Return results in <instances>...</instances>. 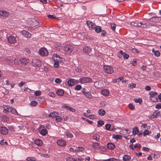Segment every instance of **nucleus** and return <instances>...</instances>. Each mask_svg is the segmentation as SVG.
<instances>
[{"label": "nucleus", "mask_w": 161, "mask_h": 161, "mask_svg": "<svg viewBox=\"0 0 161 161\" xmlns=\"http://www.w3.org/2000/svg\"><path fill=\"white\" fill-rule=\"evenodd\" d=\"M78 80L79 83L83 84L91 82L92 81V79L89 77H83L80 78Z\"/></svg>", "instance_id": "obj_1"}, {"label": "nucleus", "mask_w": 161, "mask_h": 161, "mask_svg": "<svg viewBox=\"0 0 161 161\" xmlns=\"http://www.w3.org/2000/svg\"><path fill=\"white\" fill-rule=\"evenodd\" d=\"M103 69L105 72L107 73L111 74L113 73L114 69L112 67L109 65H104Z\"/></svg>", "instance_id": "obj_2"}, {"label": "nucleus", "mask_w": 161, "mask_h": 161, "mask_svg": "<svg viewBox=\"0 0 161 161\" xmlns=\"http://www.w3.org/2000/svg\"><path fill=\"white\" fill-rule=\"evenodd\" d=\"M40 54L42 56H47L48 54L47 49L44 47L40 48L39 51Z\"/></svg>", "instance_id": "obj_3"}, {"label": "nucleus", "mask_w": 161, "mask_h": 161, "mask_svg": "<svg viewBox=\"0 0 161 161\" xmlns=\"http://www.w3.org/2000/svg\"><path fill=\"white\" fill-rule=\"evenodd\" d=\"M73 47L70 45H65L63 48L64 50L68 53H70L73 50Z\"/></svg>", "instance_id": "obj_4"}, {"label": "nucleus", "mask_w": 161, "mask_h": 161, "mask_svg": "<svg viewBox=\"0 0 161 161\" xmlns=\"http://www.w3.org/2000/svg\"><path fill=\"white\" fill-rule=\"evenodd\" d=\"M32 64L33 66L39 67L41 66V61L38 59H34L32 60Z\"/></svg>", "instance_id": "obj_5"}, {"label": "nucleus", "mask_w": 161, "mask_h": 161, "mask_svg": "<svg viewBox=\"0 0 161 161\" xmlns=\"http://www.w3.org/2000/svg\"><path fill=\"white\" fill-rule=\"evenodd\" d=\"M130 24L131 25L135 27H140L142 25H144L146 26V24L145 23L144 24L141 22H139L138 21H135L134 22H132Z\"/></svg>", "instance_id": "obj_6"}, {"label": "nucleus", "mask_w": 161, "mask_h": 161, "mask_svg": "<svg viewBox=\"0 0 161 161\" xmlns=\"http://www.w3.org/2000/svg\"><path fill=\"white\" fill-rule=\"evenodd\" d=\"M78 80H76L74 79H69L67 81V84L70 86H72L74 85L79 83Z\"/></svg>", "instance_id": "obj_7"}, {"label": "nucleus", "mask_w": 161, "mask_h": 161, "mask_svg": "<svg viewBox=\"0 0 161 161\" xmlns=\"http://www.w3.org/2000/svg\"><path fill=\"white\" fill-rule=\"evenodd\" d=\"M7 39L8 42L10 44H15L16 42V38L13 36H9Z\"/></svg>", "instance_id": "obj_8"}, {"label": "nucleus", "mask_w": 161, "mask_h": 161, "mask_svg": "<svg viewBox=\"0 0 161 161\" xmlns=\"http://www.w3.org/2000/svg\"><path fill=\"white\" fill-rule=\"evenodd\" d=\"M52 58L54 62L58 61L61 62V59L60 58L59 55L57 54H54L53 55Z\"/></svg>", "instance_id": "obj_9"}, {"label": "nucleus", "mask_w": 161, "mask_h": 161, "mask_svg": "<svg viewBox=\"0 0 161 161\" xmlns=\"http://www.w3.org/2000/svg\"><path fill=\"white\" fill-rule=\"evenodd\" d=\"M0 132L3 135H6L8 132V130L6 127L2 126L0 127Z\"/></svg>", "instance_id": "obj_10"}, {"label": "nucleus", "mask_w": 161, "mask_h": 161, "mask_svg": "<svg viewBox=\"0 0 161 161\" xmlns=\"http://www.w3.org/2000/svg\"><path fill=\"white\" fill-rule=\"evenodd\" d=\"M21 33L26 38H30L31 36V34L25 30L21 31Z\"/></svg>", "instance_id": "obj_11"}, {"label": "nucleus", "mask_w": 161, "mask_h": 161, "mask_svg": "<svg viewBox=\"0 0 161 161\" xmlns=\"http://www.w3.org/2000/svg\"><path fill=\"white\" fill-rule=\"evenodd\" d=\"M149 94L150 96H152V99L154 98L155 99L154 100H152V101L157 102L158 101V99L156 98V97H155V96L157 95V93L156 92H151Z\"/></svg>", "instance_id": "obj_12"}, {"label": "nucleus", "mask_w": 161, "mask_h": 161, "mask_svg": "<svg viewBox=\"0 0 161 161\" xmlns=\"http://www.w3.org/2000/svg\"><path fill=\"white\" fill-rule=\"evenodd\" d=\"M83 50L85 53L89 54L92 51V48L89 46H86L83 47Z\"/></svg>", "instance_id": "obj_13"}, {"label": "nucleus", "mask_w": 161, "mask_h": 161, "mask_svg": "<svg viewBox=\"0 0 161 161\" xmlns=\"http://www.w3.org/2000/svg\"><path fill=\"white\" fill-rule=\"evenodd\" d=\"M83 90L82 91V93L87 98L91 99L92 98V94L89 92H86L84 89H83Z\"/></svg>", "instance_id": "obj_14"}, {"label": "nucleus", "mask_w": 161, "mask_h": 161, "mask_svg": "<svg viewBox=\"0 0 161 161\" xmlns=\"http://www.w3.org/2000/svg\"><path fill=\"white\" fill-rule=\"evenodd\" d=\"M150 20L153 22H158L161 20V17H154L151 18Z\"/></svg>", "instance_id": "obj_15"}, {"label": "nucleus", "mask_w": 161, "mask_h": 161, "mask_svg": "<svg viewBox=\"0 0 161 161\" xmlns=\"http://www.w3.org/2000/svg\"><path fill=\"white\" fill-rule=\"evenodd\" d=\"M57 143L58 145L62 147L65 146L66 144V142L62 139H59L58 140Z\"/></svg>", "instance_id": "obj_16"}, {"label": "nucleus", "mask_w": 161, "mask_h": 161, "mask_svg": "<svg viewBox=\"0 0 161 161\" xmlns=\"http://www.w3.org/2000/svg\"><path fill=\"white\" fill-rule=\"evenodd\" d=\"M86 23L90 30L94 29L96 26L94 23L89 21H87Z\"/></svg>", "instance_id": "obj_17"}, {"label": "nucleus", "mask_w": 161, "mask_h": 161, "mask_svg": "<svg viewBox=\"0 0 161 161\" xmlns=\"http://www.w3.org/2000/svg\"><path fill=\"white\" fill-rule=\"evenodd\" d=\"M160 115V112L158 110L155 111L150 117L151 119L156 118Z\"/></svg>", "instance_id": "obj_18"}, {"label": "nucleus", "mask_w": 161, "mask_h": 161, "mask_svg": "<svg viewBox=\"0 0 161 161\" xmlns=\"http://www.w3.org/2000/svg\"><path fill=\"white\" fill-rule=\"evenodd\" d=\"M9 14V13L6 11L0 10V16L2 17H7Z\"/></svg>", "instance_id": "obj_19"}, {"label": "nucleus", "mask_w": 161, "mask_h": 161, "mask_svg": "<svg viewBox=\"0 0 161 161\" xmlns=\"http://www.w3.org/2000/svg\"><path fill=\"white\" fill-rule=\"evenodd\" d=\"M21 64H27L29 62L28 59L26 58H21L19 60Z\"/></svg>", "instance_id": "obj_20"}, {"label": "nucleus", "mask_w": 161, "mask_h": 161, "mask_svg": "<svg viewBox=\"0 0 161 161\" xmlns=\"http://www.w3.org/2000/svg\"><path fill=\"white\" fill-rule=\"evenodd\" d=\"M100 144L97 143H93L92 145V147L94 149H99L100 148Z\"/></svg>", "instance_id": "obj_21"}, {"label": "nucleus", "mask_w": 161, "mask_h": 161, "mask_svg": "<svg viewBox=\"0 0 161 161\" xmlns=\"http://www.w3.org/2000/svg\"><path fill=\"white\" fill-rule=\"evenodd\" d=\"M56 94L59 96H62L64 94V91L62 89H58L56 92Z\"/></svg>", "instance_id": "obj_22"}, {"label": "nucleus", "mask_w": 161, "mask_h": 161, "mask_svg": "<svg viewBox=\"0 0 161 161\" xmlns=\"http://www.w3.org/2000/svg\"><path fill=\"white\" fill-rule=\"evenodd\" d=\"M101 92L102 94L104 96H107L109 93V91L108 90L106 89L102 90Z\"/></svg>", "instance_id": "obj_23"}, {"label": "nucleus", "mask_w": 161, "mask_h": 161, "mask_svg": "<svg viewBox=\"0 0 161 161\" xmlns=\"http://www.w3.org/2000/svg\"><path fill=\"white\" fill-rule=\"evenodd\" d=\"M39 133L42 136H45L47 133V130L46 129H43L39 131Z\"/></svg>", "instance_id": "obj_24"}, {"label": "nucleus", "mask_w": 161, "mask_h": 161, "mask_svg": "<svg viewBox=\"0 0 161 161\" xmlns=\"http://www.w3.org/2000/svg\"><path fill=\"white\" fill-rule=\"evenodd\" d=\"M107 147L110 150L113 149L115 147L114 145L112 143H108L107 144Z\"/></svg>", "instance_id": "obj_25"}, {"label": "nucleus", "mask_w": 161, "mask_h": 161, "mask_svg": "<svg viewBox=\"0 0 161 161\" xmlns=\"http://www.w3.org/2000/svg\"><path fill=\"white\" fill-rule=\"evenodd\" d=\"M131 158L130 156L126 155H124L123 157V160L124 161H129Z\"/></svg>", "instance_id": "obj_26"}, {"label": "nucleus", "mask_w": 161, "mask_h": 161, "mask_svg": "<svg viewBox=\"0 0 161 161\" xmlns=\"http://www.w3.org/2000/svg\"><path fill=\"white\" fill-rule=\"evenodd\" d=\"M54 46L57 49H60L62 48V45L59 42L56 43L54 44Z\"/></svg>", "instance_id": "obj_27"}, {"label": "nucleus", "mask_w": 161, "mask_h": 161, "mask_svg": "<svg viewBox=\"0 0 161 161\" xmlns=\"http://www.w3.org/2000/svg\"><path fill=\"white\" fill-rule=\"evenodd\" d=\"M4 109L3 110V112L5 113H7L9 112L10 111V107L8 106H5L4 107H3Z\"/></svg>", "instance_id": "obj_28"}, {"label": "nucleus", "mask_w": 161, "mask_h": 161, "mask_svg": "<svg viewBox=\"0 0 161 161\" xmlns=\"http://www.w3.org/2000/svg\"><path fill=\"white\" fill-rule=\"evenodd\" d=\"M10 112L15 115H19V114L16 110L14 108H11L10 107Z\"/></svg>", "instance_id": "obj_29"}, {"label": "nucleus", "mask_w": 161, "mask_h": 161, "mask_svg": "<svg viewBox=\"0 0 161 161\" xmlns=\"http://www.w3.org/2000/svg\"><path fill=\"white\" fill-rule=\"evenodd\" d=\"M34 142L38 146H41L42 144V141L40 139H36L35 140Z\"/></svg>", "instance_id": "obj_30"}, {"label": "nucleus", "mask_w": 161, "mask_h": 161, "mask_svg": "<svg viewBox=\"0 0 161 161\" xmlns=\"http://www.w3.org/2000/svg\"><path fill=\"white\" fill-rule=\"evenodd\" d=\"M84 150V148L81 147H80L75 149V152H82Z\"/></svg>", "instance_id": "obj_31"}, {"label": "nucleus", "mask_w": 161, "mask_h": 161, "mask_svg": "<svg viewBox=\"0 0 161 161\" xmlns=\"http://www.w3.org/2000/svg\"><path fill=\"white\" fill-rule=\"evenodd\" d=\"M105 113V111L103 109H100L98 110V113L101 116L104 115Z\"/></svg>", "instance_id": "obj_32"}, {"label": "nucleus", "mask_w": 161, "mask_h": 161, "mask_svg": "<svg viewBox=\"0 0 161 161\" xmlns=\"http://www.w3.org/2000/svg\"><path fill=\"white\" fill-rule=\"evenodd\" d=\"M63 106L64 108H66L67 109H69L70 111H71L72 112L75 111V110L74 109L69 106H66L65 105H64Z\"/></svg>", "instance_id": "obj_33"}, {"label": "nucleus", "mask_w": 161, "mask_h": 161, "mask_svg": "<svg viewBox=\"0 0 161 161\" xmlns=\"http://www.w3.org/2000/svg\"><path fill=\"white\" fill-rule=\"evenodd\" d=\"M95 31L96 32L99 33L102 31V29L99 26H95L94 28Z\"/></svg>", "instance_id": "obj_34"}, {"label": "nucleus", "mask_w": 161, "mask_h": 161, "mask_svg": "<svg viewBox=\"0 0 161 161\" xmlns=\"http://www.w3.org/2000/svg\"><path fill=\"white\" fill-rule=\"evenodd\" d=\"M139 130L137 127H135L133 129L132 133L134 135H136L138 133Z\"/></svg>", "instance_id": "obj_35"}, {"label": "nucleus", "mask_w": 161, "mask_h": 161, "mask_svg": "<svg viewBox=\"0 0 161 161\" xmlns=\"http://www.w3.org/2000/svg\"><path fill=\"white\" fill-rule=\"evenodd\" d=\"M113 138H114L116 139L120 140L122 139V137L120 135H114L113 136Z\"/></svg>", "instance_id": "obj_36"}, {"label": "nucleus", "mask_w": 161, "mask_h": 161, "mask_svg": "<svg viewBox=\"0 0 161 161\" xmlns=\"http://www.w3.org/2000/svg\"><path fill=\"white\" fill-rule=\"evenodd\" d=\"M34 22H33V25L34 27H36V28L37 27H38L40 26V24L39 23V22L37 21L35 19H33Z\"/></svg>", "instance_id": "obj_37"}, {"label": "nucleus", "mask_w": 161, "mask_h": 161, "mask_svg": "<svg viewBox=\"0 0 161 161\" xmlns=\"http://www.w3.org/2000/svg\"><path fill=\"white\" fill-rule=\"evenodd\" d=\"M58 115V114L56 112H53L51 113L49 115V117L54 118L56 117V116Z\"/></svg>", "instance_id": "obj_38"}, {"label": "nucleus", "mask_w": 161, "mask_h": 161, "mask_svg": "<svg viewBox=\"0 0 161 161\" xmlns=\"http://www.w3.org/2000/svg\"><path fill=\"white\" fill-rule=\"evenodd\" d=\"M26 160L27 161H36V159L35 157H31L27 158Z\"/></svg>", "instance_id": "obj_39"}, {"label": "nucleus", "mask_w": 161, "mask_h": 161, "mask_svg": "<svg viewBox=\"0 0 161 161\" xmlns=\"http://www.w3.org/2000/svg\"><path fill=\"white\" fill-rule=\"evenodd\" d=\"M130 50L132 52L134 53H137L139 52V51L137 49L131 47L130 48Z\"/></svg>", "instance_id": "obj_40"}, {"label": "nucleus", "mask_w": 161, "mask_h": 161, "mask_svg": "<svg viewBox=\"0 0 161 161\" xmlns=\"http://www.w3.org/2000/svg\"><path fill=\"white\" fill-rule=\"evenodd\" d=\"M123 51L122 50H120L117 53V56L119 58H121L122 56H123Z\"/></svg>", "instance_id": "obj_41"}, {"label": "nucleus", "mask_w": 161, "mask_h": 161, "mask_svg": "<svg viewBox=\"0 0 161 161\" xmlns=\"http://www.w3.org/2000/svg\"><path fill=\"white\" fill-rule=\"evenodd\" d=\"M66 135L69 138H72L73 137V135L71 133L68 131L66 132Z\"/></svg>", "instance_id": "obj_42"}, {"label": "nucleus", "mask_w": 161, "mask_h": 161, "mask_svg": "<svg viewBox=\"0 0 161 161\" xmlns=\"http://www.w3.org/2000/svg\"><path fill=\"white\" fill-rule=\"evenodd\" d=\"M134 101L136 103H139V104H141V103H142V100L141 98H135L134 99Z\"/></svg>", "instance_id": "obj_43"}, {"label": "nucleus", "mask_w": 161, "mask_h": 161, "mask_svg": "<svg viewBox=\"0 0 161 161\" xmlns=\"http://www.w3.org/2000/svg\"><path fill=\"white\" fill-rule=\"evenodd\" d=\"M9 118L6 116H3L2 117V120L4 122H7L9 121Z\"/></svg>", "instance_id": "obj_44"}, {"label": "nucleus", "mask_w": 161, "mask_h": 161, "mask_svg": "<svg viewBox=\"0 0 161 161\" xmlns=\"http://www.w3.org/2000/svg\"><path fill=\"white\" fill-rule=\"evenodd\" d=\"M151 133V132L147 130H145L143 133V135L145 136L146 135H149Z\"/></svg>", "instance_id": "obj_45"}, {"label": "nucleus", "mask_w": 161, "mask_h": 161, "mask_svg": "<svg viewBox=\"0 0 161 161\" xmlns=\"http://www.w3.org/2000/svg\"><path fill=\"white\" fill-rule=\"evenodd\" d=\"M37 103L35 101H32L30 103V105L32 106H36L37 105Z\"/></svg>", "instance_id": "obj_46"}, {"label": "nucleus", "mask_w": 161, "mask_h": 161, "mask_svg": "<svg viewBox=\"0 0 161 161\" xmlns=\"http://www.w3.org/2000/svg\"><path fill=\"white\" fill-rule=\"evenodd\" d=\"M104 124V122L103 121L99 120L97 121V125L98 126H101Z\"/></svg>", "instance_id": "obj_47"}, {"label": "nucleus", "mask_w": 161, "mask_h": 161, "mask_svg": "<svg viewBox=\"0 0 161 161\" xmlns=\"http://www.w3.org/2000/svg\"><path fill=\"white\" fill-rule=\"evenodd\" d=\"M99 137L100 136L98 135H95L93 136V139L96 141H99Z\"/></svg>", "instance_id": "obj_48"}, {"label": "nucleus", "mask_w": 161, "mask_h": 161, "mask_svg": "<svg viewBox=\"0 0 161 161\" xmlns=\"http://www.w3.org/2000/svg\"><path fill=\"white\" fill-rule=\"evenodd\" d=\"M41 94V92L40 91H35L34 93V94L36 96H39Z\"/></svg>", "instance_id": "obj_49"}, {"label": "nucleus", "mask_w": 161, "mask_h": 161, "mask_svg": "<svg viewBox=\"0 0 161 161\" xmlns=\"http://www.w3.org/2000/svg\"><path fill=\"white\" fill-rule=\"evenodd\" d=\"M129 108L132 110H134L135 109V106L133 105V104L130 103L129 104Z\"/></svg>", "instance_id": "obj_50"}, {"label": "nucleus", "mask_w": 161, "mask_h": 161, "mask_svg": "<svg viewBox=\"0 0 161 161\" xmlns=\"http://www.w3.org/2000/svg\"><path fill=\"white\" fill-rule=\"evenodd\" d=\"M60 62L55 61L54 62L53 65L54 66L55 68H58L59 66V63Z\"/></svg>", "instance_id": "obj_51"}, {"label": "nucleus", "mask_w": 161, "mask_h": 161, "mask_svg": "<svg viewBox=\"0 0 161 161\" xmlns=\"http://www.w3.org/2000/svg\"><path fill=\"white\" fill-rule=\"evenodd\" d=\"M62 120V118L59 116H56V120L57 122H60L61 120Z\"/></svg>", "instance_id": "obj_52"}, {"label": "nucleus", "mask_w": 161, "mask_h": 161, "mask_svg": "<svg viewBox=\"0 0 161 161\" xmlns=\"http://www.w3.org/2000/svg\"><path fill=\"white\" fill-rule=\"evenodd\" d=\"M123 56L125 59H127L129 58V56L128 54H126L125 52H123Z\"/></svg>", "instance_id": "obj_53"}, {"label": "nucleus", "mask_w": 161, "mask_h": 161, "mask_svg": "<svg viewBox=\"0 0 161 161\" xmlns=\"http://www.w3.org/2000/svg\"><path fill=\"white\" fill-rule=\"evenodd\" d=\"M105 127H106V129L107 130H110L111 125H110L108 124H107L105 125Z\"/></svg>", "instance_id": "obj_54"}, {"label": "nucleus", "mask_w": 161, "mask_h": 161, "mask_svg": "<svg viewBox=\"0 0 161 161\" xmlns=\"http://www.w3.org/2000/svg\"><path fill=\"white\" fill-rule=\"evenodd\" d=\"M136 85L134 83L130 84L128 85V86L130 88H135L136 86Z\"/></svg>", "instance_id": "obj_55"}, {"label": "nucleus", "mask_w": 161, "mask_h": 161, "mask_svg": "<svg viewBox=\"0 0 161 161\" xmlns=\"http://www.w3.org/2000/svg\"><path fill=\"white\" fill-rule=\"evenodd\" d=\"M154 55L156 57H158L160 55V53L158 51H155L154 53Z\"/></svg>", "instance_id": "obj_56"}, {"label": "nucleus", "mask_w": 161, "mask_h": 161, "mask_svg": "<svg viewBox=\"0 0 161 161\" xmlns=\"http://www.w3.org/2000/svg\"><path fill=\"white\" fill-rule=\"evenodd\" d=\"M116 26V25L114 23L112 24H111V28L113 31L115 30Z\"/></svg>", "instance_id": "obj_57"}, {"label": "nucleus", "mask_w": 161, "mask_h": 161, "mask_svg": "<svg viewBox=\"0 0 161 161\" xmlns=\"http://www.w3.org/2000/svg\"><path fill=\"white\" fill-rule=\"evenodd\" d=\"M81 88V86L80 85H76L75 88V90H79Z\"/></svg>", "instance_id": "obj_58"}, {"label": "nucleus", "mask_w": 161, "mask_h": 161, "mask_svg": "<svg viewBox=\"0 0 161 161\" xmlns=\"http://www.w3.org/2000/svg\"><path fill=\"white\" fill-rule=\"evenodd\" d=\"M49 96L52 97H54L55 96V94L53 92H51L49 93Z\"/></svg>", "instance_id": "obj_59"}, {"label": "nucleus", "mask_w": 161, "mask_h": 161, "mask_svg": "<svg viewBox=\"0 0 161 161\" xmlns=\"http://www.w3.org/2000/svg\"><path fill=\"white\" fill-rule=\"evenodd\" d=\"M66 161H75L72 158L68 157L66 158Z\"/></svg>", "instance_id": "obj_60"}, {"label": "nucleus", "mask_w": 161, "mask_h": 161, "mask_svg": "<svg viewBox=\"0 0 161 161\" xmlns=\"http://www.w3.org/2000/svg\"><path fill=\"white\" fill-rule=\"evenodd\" d=\"M55 82L57 83H60L62 82V80L59 78H57L55 80Z\"/></svg>", "instance_id": "obj_61"}, {"label": "nucleus", "mask_w": 161, "mask_h": 161, "mask_svg": "<svg viewBox=\"0 0 161 161\" xmlns=\"http://www.w3.org/2000/svg\"><path fill=\"white\" fill-rule=\"evenodd\" d=\"M101 31H102V33H101V35L102 36H105L107 34V33H106V31L104 30H103V31L102 30Z\"/></svg>", "instance_id": "obj_62"}, {"label": "nucleus", "mask_w": 161, "mask_h": 161, "mask_svg": "<svg viewBox=\"0 0 161 161\" xmlns=\"http://www.w3.org/2000/svg\"><path fill=\"white\" fill-rule=\"evenodd\" d=\"M25 82L24 81L21 82L19 83L18 85V86L19 87H21L23 86L25 84Z\"/></svg>", "instance_id": "obj_63"}, {"label": "nucleus", "mask_w": 161, "mask_h": 161, "mask_svg": "<svg viewBox=\"0 0 161 161\" xmlns=\"http://www.w3.org/2000/svg\"><path fill=\"white\" fill-rule=\"evenodd\" d=\"M155 108L157 109L161 108V103H159L156 105L155 106Z\"/></svg>", "instance_id": "obj_64"}]
</instances>
